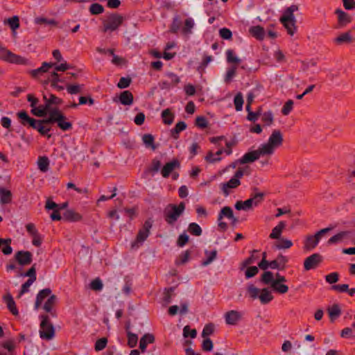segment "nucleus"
I'll return each instance as SVG.
<instances>
[{
	"instance_id": "6ab92c4d",
	"label": "nucleus",
	"mask_w": 355,
	"mask_h": 355,
	"mask_svg": "<svg viewBox=\"0 0 355 355\" xmlns=\"http://www.w3.org/2000/svg\"><path fill=\"white\" fill-rule=\"evenodd\" d=\"M223 153H225L226 155H229L232 153V150L230 146H227L225 150H218L216 153H209L206 157L205 159L210 163H214L216 162H219L221 160V155Z\"/></svg>"
},
{
	"instance_id": "dca6fc26",
	"label": "nucleus",
	"mask_w": 355,
	"mask_h": 355,
	"mask_svg": "<svg viewBox=\"0 0 355 355\" xmlns=\"http://www.w3.org/2000/svg\"><path fill=\"white\" fill-rule=\"evenodd\" d=\"M32 253L29 251L20 250L15 253V259L21 266H27L32 262Z\"/></svg>"
},
{
	"instance_id": "412c9836",
	"label": "nucleus",
	"mask_w": 355,
	"mask_h": 355,
	"mask_svg": "<svg viewBox=\"0 0 355 355\" xmlns=\"http://www.w3.org/2000/svg\"><path fill=\"white\" fill-rule=\"evenodd\" d=\"M320 261L321 257L318 254H313L304 260V268L306 270H310L316 268Z\"/></svg>"
},
{
	"instance_id": "052dcab7",
	"label": "nucleus",
	"mask_w": 355,
	"mask_h": 355,
	"mask_svg": "<svg viewBox=\"0 0 355 355\" xmlns=\"http://www.w3.org/2000/svg\"><path fill=\"white\" fill-rule=\"evenodd\" d=\"M7 22L10 28L13 31L19 27V19L17 16H13L12 17L8 18Z\"/></svg>"
},
{
	"instance_id": "37998d69",
	"label": "nucleus",
	"mask_w": 355,
	"mask_h": 355,
	"mask_svg": "<svg viewBox=\"0 0 355 355\" xmlns=\"http://www.w3.org/2000/svg\"><path fill=\"white\" fill-rule=\"evenodd\" d=\"M162 118L165 124L170 125L173 121L174 114L171 112L170 109L167 108L162 111Z\"/></svg>"
},
{
	"instance_id": "680f3d73",
	"label": "nucleus",
	"mask_w": 355,
	"mask_h": 355,
	"mask_svg": "<svg viewBox=\"0 0 355 355\" xmlns=\"http://www.w3.org/2000/svg\"><path fill=\"white\" fill-rule=\"evenodd\" d=\"M293 104L294 103L292 100L287 101L282 109V114L285 116L288 115L293 110Z\"/></svg>"
},
{
	"instance_id": "f8f14e48",
	"label": "nucleus",
	"mask_w": 355,
	"mask_h": 355,
	"mask_svg": "<svg viewBox=\"0 0 355 355\" xmlns=\"http://www.w3.org/2000/svg\"><path fill=\"white\" fill-rule=\"evenodd\" d=\"M17 116L20 119L21 124L24 126L28 125L33 129L36 130L37 125H40V120L31 118L25 110H21L17 112Z\"/></svg>"
},
{
	"instance_id": "e433bc0d",
	"label": "nucleus",
	"mask_w": 355,
	"mask_h": 355,
	"mask_svg": "<svg viewBox=\"0 0 355 355\" xmlns=\"http://www.w3.org/2000/svg\"><path fill=\"white\" fill-rule=\"evenodd\" d=\"M46 121V119L40 120L39 122L40 125H37V128L36 130L40 132L41 135L46 136L48 138H50L51 137V134H49V132L51 131V128H48L44 126L45 124H52V123H46L44 122Z\"/></svg>"
},
{
	"instance_id": "603ef678",
	"label": "nucleus",
	"mask_w": 355,
	"mask_h": 355,
	"mask_svg": "<svg viewBox=\"0 0 355 355\" xmlns=\"http://www.w3.org/2000/svg\"><path fill=\"white\" fill-rule=\"evenodd\" d=\"M31 112L33 115L38 117H43L45 116L47 114H49V111L47 110V109H46L44 105L42 107L39 108L35 106L34 107H32Z\"/></svg>"
},
{
	"instance_id": "f03ea898",
	"label": "nucleus",
	"mask_w": 355,
	"mask_h": 355,
	"mask_svg": "<svg viewBox=\"0 0 355 355\" xmlns=\"http://www.w3.org/2000/svg\"><path fill=\"white\" fill-rule=\"evenodd\" d=\"M298 10L299 6L296 4H293L284 10L280 18V21L291 35H293L296 31V19L293 13Z\"/></svg>"
},
{
	"instance_id": "a878e982",
	"label": "nucleus",
	"mask_w": 355,
	"mask_h": 355,
	"mask_svg": "<svg viewBox=\"0 0 355 355\" xmlns=\"http://www.w3.org/2000/svg\"><path fill=\"white\" fill-rule=\"evenodd\" d=\"M62 218L70 222H76L82 219L81 215L73 209H67L64 212Z\"/></svg>"
},
{
	"instance_id": "5701e85b",
	"label": "nucleus",
	"mask_w": 355,
	"mask_h": 355,
	"mask_svg": "<svg viewBox=\"0 0 355 355\" xmlns=\"http://www.w3.org/2000/svg\"><path fill=\"white\" fill-rule=\"evenodd\" d=\"M180 166V162L178 159H173V161L166 163L161 170V174L164 178H168L171 172L176 168H179Z\"/></svg>"
},
{
	"instance_id": "09e8293b",
	"label": "nucleus",
	"mask_w": 355,
	"mask_h": 355,
	"mask_svg": "<svg viewBox=\"0 0 355 355\" xmlns=\"http://www.w3.org/2000/svg\"><path fill=\"white\" fill-rule=\"evenodd\" d=\"M261 281L267 285H270V286L272 284V282L275 281L274 279V275L270 271H266L263 273L261 276Z\"/></svg>"
},
{
	"instance_id": "423d86ee",
	"label": "nucleus",
	"mask_w": 355,
	"mask_h": 355,
	"mask_svg": "<svg viewBox=\"0 0 355 355\" xmlns=\"http://www.w3.org/2000/svg\"><path fill=\"white\" fill-rule=\"evenodd\" d=\"M41 323L40 336L41 338L50 340L55 336V328L53 324L50 322V317L49 315H40Z\"/></svg>"
},
{
	"instance_id": "864d4df0",
	"label": "nucleus",
	"mask_w": 355,
	"mask_h": 355,
	"mask_svg": "<svg viewBox=\"0 0 355 355\" xmlns=\"http://www.w3.org/2000/svg\"><path fill=\"white\" fill-rule=\"evenodd\" d=\"M243 97L241 93L239 92L234 97V103L236 111H241L243 105Z\"/></svg>"
},
{
	"instance_id": "2f4dec72",
	"label": "nucleus",
	"mask_w": 355,
	"mask_h": 355,
	"mask_svg": "<svg viewBox=\"0 0 355 355\" xmlns=\"http://www.w3.org/2000/svg\"><path fill=\"white\" fill-rule=\"evenodd\" d=\"M12 194L6 188L0 187V202L3 205L9 204L12 201Z\"/></svg>"
},
{
	"instance_id": "ddd939ff",
	"label": "nucleus",
	"mask_w": 355,
	"mask_h": 355,
	"mask_svg": "<svg viewBox=\"0 0 355 355\" xmlns=\"http://www.w3.org/2000/svg\"><path fill=\"white\" fill-rule=\"evenodd\" d=\"M276 279L271 286V288L277 293L279 294H285L288 291V286L284 283L286 282V279L284 276L277 273L276 275Z\"/></svg>"
},
{
	"instance_id": "4be33fe9",
	"label": "nucleus",
	"mask_w": 355,
	"mask_h": 355,
	"mask_svg": "<svg viewBox=\"0 0 355 355\" xmlns=\"http://www.w3.org/2000/svg\"><path fill=\"white\" fill-rule=\"evenodd\" d=\"M217 250L216 249L205 250L204 257L201 261V266H207L211 263L217 257Z\"/></svg>"
},
{
	"instance_id": "f3484780",
	"label": "nucleus",
	"mask_w": 355,
	"mask_h": 355,
	"mask_svg": "<svg viewBox=\"0 0 355 355\" xmlns=\"http://www.w3.org/2000/svg\"><path fill=\"white\" fill-rule=\"evenodd\" d=\"M57 297L55 295H51L49 296L48 300L46 301L43 306V309L48 313H49V317L51 316L53 318L57 317V312L55 309H53V306L55 305L57 302Z\"/></svg>"
},
{
	"instance_id": "c756f323",
	"label": "nucleus",
	"mask_w": 355,
	"mask_h": 355,
	"mask_svg": "<svg viewBox=\"0 0 355 355\" xmlns=\"http://www.w3.org/2000/svg\"><path fill=\"white\" fill-rule=\"evenodd\" d=\"M4 302L6 303L7 307L9 311L14 315H17L19 314L18 309H17L16 304L13 300V297L10 294H7L3 297Z\"/></svg>"
},
{
	"instance_id": "3c124183",
	"label": "nucleus",
	"mask_w": 355,
	"mask_h": 355,
	"mask_svg": "<svg viewBox=\"0 0 355 355\" xmlns=\"http://www.w3.org/2000/svg\"><path fill=\"white\" fill-rule=\"evenodd\" d=\"M248 293L249 296L252 299H257L259 297L261 289H259L254 285L250 284L248 286Z\"/></svg>"
},
{
	"instance_id": "a18cd8bd",
	"label": "nucleus",
	"mask_w": 355,
	"mask_h": 355,
	"mask_svg": "<svg viewBox=\"0 0 355 355\" xmlns=\"http://www.w3.org/2000/svg\"><path fill=\"white\" fill-rule=\"evenodd\" d=\"M89 12L93 15L102 14L105 9L104 7L98 3H93L89 8Z\"/></svg>"
},
{
	"instance_id": "f257e3e1",
	"label": "nucleus",
	"mask_w": 355,
	"mask_h": 355,
	"mask_svg": "<svg viewBox=\"0 0 355 355\" xmlns=\"http://www.w3.org/2000/svg\"><path fill=\"white\" fill-rule=\"evenodd\" d=\"M283 143V136L278 130L272 131L267 142L260 145L259 148L245 153L240 162L241 163L252 162L258 159L260 157L272 155L275 150L282 146Z\"/></svg>"
},
{
	"instance_id": "aec40b11",
	"label": "nucleus",
	"mask_w": 355,
	"mask_h": 355,
	"mask_svg": "<svg viewBox=\"0 0 355 355\" xmlns=\"http://www.w3.org/2000/svg\"><path fill=\"white\" fill-rule=\"evenodd\" d=\"M240 184L241 181L231 178L229 181L221 183L220 187L223 193L225 196H228L234 189L237 188Z\"/></svg>"
},
{
	"instance_id": "13d9d810",
	"label": "nucleus",
	"mask_w": 355,
	"mask_h": 355,
	"mask_svg": "<svg viewBox=\"0 0 355 355\" xmlns=\"http://www.w3.org/2000/svg\"><path fill=\"white\" fill-rule=\"evenodd\" d=\"M189 241V236L187 234L186 232L181 234L177 240V245L178 247L182 248Z\"/></svg>"
},
{
	"instance_id": "69168bd1",
	"label": "nucleus",
	"mask_w": 355,
	"mask_h": 355,
	"mask_svg": "<svg viewBox=\"0 0 355 355\" xmlns=\"http://www.w3.org/2000/svg\"><path fill=\"white\" fill-rule=\"evenodd\" d=\"M188 232L193 235L200 236V225L196 223H191L188 227Z\"/></svg>"
},
{
	"instance_id": "774afa93",
	"label": "nucleus",
	"mask_w": 355,
	"mask_h": 355,
	"mask_svg": "<svg viewBox=\"0 0 355 355\" xmlns=\"http://www.w3.org/2000/svg\"><path fill=\"white\" fill-rule=\"evenodd\" d=\"M219 35L224 40H230L232 37V33L229 28H223L219 30Z\"/></svg>"
},
{
	"instance_id": "f704fd0d",
	"label": "nucleus",
	"mask_w": 355,
	"mask_h": 355,
	"mask_svg": "<svg viewBox=\"0 0 355 355\" xmlns=\"http://www.w3.org/2000/svg\"><path fill=\"white\" fill-rule=\"evenodd\" d=\"M327 312L330 318V320L331 321H334L340 316L341 313V310L338 304H334L327 308Z\"/></svg>"
},
{
	"instance_id": "c03bdc74",
	"label": "nucleus",
	"mask_w": 355,
	"mask_h": 355,
	"mask_svg": "<svg viewBox=\"0 0 355 355\" xmlns=\"http://www.w3.org/2000/svg\"><path fill=\"white\" fill-rule=\"evenodd\" d=\"M187 128V124L184 121H179L175 126L173 129L171 130V136L174 139H177L178 137V135L180 132L185 130Z\"/></svg>"
},
{
	"instance_id": "0e129e2a",
	"label": "nucleus",
	"mask_w": 355,
	"mask_h": 355,
	"mask_svg": "<svg viewBox=\"0 0 355 355\" xmlns=\"http://www.w3.org/2000/svg\"><path fill=\"white\" fill-rule=\"evenodd\" d=\"M107 343V339L106 338H101L98 339L95 343V350L101 351L105 348Z\"/></svg>"
},
{
	"instance_id": "49530a36",
	"label": "nucleus",
	"mask_w": 355,
	"mask_h": 355,
	"mask_svg": "<svg viewBox=\"0 0 355 355\" xmlns=\"http://www.w3.org/2000/svg\"><path fill=\"white\" fill-rule=\"evenodd\" d=\"M142 140L146 147L151 148L153 150L156 149V146L154 144V137L152 135L145 134L142 137Z\"/></svg>"
},
{
	"instance_id": "4c0bfd02",
	"label": "nucleus",
	"mask_w": 355,
	"mask_h": 355,
	"mask_svg": "<svg viewBox=\"0 0 355 355\" xmlns=\"http://www.w3.org/2000/svg\"><path fill=\"white\" fill-rule=\"evenodd\" d=\"M46 121V119L40 120L39 122L40 125H37V128L36 130L40 132L41 135L46 136L48 138H50L51 137V134H49V132L51 131V128H48L44 126L45 124H52V123H46L44 122Z\"/></svg>"
},
{
	"instance_id": "cd10ccee",
	"label": "nucleus",
	"mask_w": 355,
	"mask_h": 355,
	"mask_svg": "<svg viewBox=\"0 0 355 355\" xmlns=\"http://www.w3.org/2000/svg\"><path fill=\"white\" fill-rule=\"evenodd\" d=\"M286 224L284 221H280L272 230L270 234V238L272 239H279L284 229Z\"/></svg>"
},
{
	"instance_id": "6e6d98bb",
	"label": "nucleus",
	"mask_w": 355,
	"mask_h": 355,
	"mask_svg": "<svg viewBox=\"0 0 355 355\" xmlns=\"http://www.w3.org/2000/svg\"><path fill=\"white\" fill-rule=\"evenodd\" d=\"M183 336L184 338L190 337L194 338L197 336V331L196 329H191L189 325H187L183 329Z\"/></svg>"
},
{
	"instance_id": "5fc2aeb1",
	"label": "nucleus",
	"mask_w": 355,
	"mask_h": 355,
	"mask_svg": "<svg viewBox=\"0 0 355 355\" xmlns=\"http://www.w3.org/2000/svg\"><path fill=\"white\" fill-rule=\"evenodd\" d=\"M227 55V61L231 63H239L241 60L238 58V56L234 53V52L232 49H227L226 51Z\"/></svg>"
},
{
	"instance_id": "39448f33",
	"label": "nucleus",
	"mask_w": 355,
	"mask_h": 355,
	"mask_svg": "<svg viewBox=\"0 0 355 355\" xmlns=\"http://www.w3.org/2000/svg\"><path fill=\"white\" fill-rule=\"evenodd\" d=\"M216 330L217 327L214 323H207L204 326L201 332V337L203 338L201 345L203 350L211 352L213 349L214 344L209 336L214 335Z\"/></svg>"
},
{
	"instance_id": "4d7b16f0",
	"label": "nucleus",
	"mask_w": 355,
	"mask_h": 355,
	"mask_svg": "<svg viewBox=\"0 0 355 355\" xmlns=\"http://www.w3.org/2000/svg\"><path fill=\"white\" fill-rule=\"evenodd\" d=\"M194 23L192 19L189 18L185 20L184 26H183L182 31L184 35L191 33V28L193 27Z\"/></svg>"
},
{
	"instance_id": "bb28decb",
	"label": "nucleus",
	"mask_w": 355,
	"mask_h": 355,
	"mask_svg": "<svg viewBox=\"0 0 355 355\" xmlns=\"http://www.w3.org/2000/svg\"><path fill=\"white\" fill-rule=\"evenodd\" d=\"M119 99L122 105H130L133 103L134 97L130 91L125 90L120 94Z\"/></svg>"
},
{
	"instance_id": "20e7f679",
	"label": "nucleus",
	"mask_w": 355,
	"mask_h": 355,
	"mask_svg": "<svg viewBox=\"0 0 355 355\" xmlns=\"http://www.w3.org/2000/svg\"><path fill=\"white\" fill-rule=\"evenodd\" d=\"M185 209V204L181 202L178 205L169 204L164 211V218L166 222L173 225Z\"/></svg>"
},
{
	"instance_id": "e2e57ef3",
	"label": "nucleus",
	"mask_w": 355,
	"mask_h": 355,
	"mask_svg": "<svg viewBox=\"0 0 355 355\" xmlns=\"http://www.w3.org/2000/svg\"><path fill=\"white\" fill-rule=\"evenodd\" d=\"M182 25V21L180 19L178 16H176L173 18V23L171 26V31L172 33H177L178 31L180 29V26Z\"/></svg>"
},
{
	"instance_id": "9b49d317",
	"label": "nucleus",
	"mask_w": 355,
	"mask_h": 355,
	"mask_svg": "<svg viewBox=\"0 0 355 355\" xmlns=\"http://www.w3.org/2000/svg\"><path fill=\"white\" fill-rule=\"evenodd\" d=\"M153 226V220L149 218L146 220L143 225V227L139 230L136 241L132 244V247L135 248L137 243H142L149 236L150 230Z\"/></svg>"
},
{
	"instance_id": "7ed1b4c3",
	"label": "nucleus",
	"mask_w": 355,
	"mask_h": 355,
	"mask_svg": "<svg viewBox=\"0 0 355 355\" xmlns=\"http://www.w3.org/2000/svg\"><path fill=\"white\" fill-rule=\"evenodd\" d=\"M44 122L57 123L58 127L62 131L72 128V123L67 120V116L58 108H53L49 112V116Z\"/></svg>"
},
{
	"instance_id": "c85d7f7f",
	"label": "nucleus",
	"mask_w": 355,
	"mask_h": 355,
	"mask_svg": "<svg viewBox=\"0 0 355 355\" xmlns=\"http://www.w3.org/2000/svg\"><path fill=\"white\" fill-rule=\"evenodd\" d=\"M155 342V336L151 334H144L139 341V349L141 352H144L146 349L147 345Z\"/></svg>"
},
{
	"instance_id": "0eeeda50",
	"label": "nucleus",
	"mask_w": 355,
	"mask_h": 355,
	"mask_svg": "<svg viewBox=\"0 0 355 355\" xmlns=\"http://www.w3.org/2000/svg\"><path fill=\"white\" fill-rule=\"evenodd\" d=\"M264 193L262 192L256 193L250 198L245 201H238L235 204L237 210L249 211L257 207L263 200Z\"/></svg>"
},
{
	"instance_id": "79ce46f5",
	"label": "nucleus",
	"mask_w": 355,
	"mask_h": 355,
	"mask_svg": "<svg viewBox=\"0 0 355 355\" xmlns=\"http://www.w3.org/2000/svg\"><path fill=\"white\" fill-rule=\"evenodd\" d=\"M129 327H130L129 325H128L126 327L127 336H128V345L130 347L133 348L137 344L138 336L137 334H133L131 331H128Z\"/></svg>"
},
{
	"instance_id": "72a5a7b5",
	"label": "nucleus",
	"mask_w": 355,
	"mask_h": 355,
	"mask_svg": "<svg viewBox=\"0 0 355 355\" xmlns=\"http://www.w3.org/2000/svg\"><path fill=\"white\" fill-rule=\"evenodd\" d=\"M273 298L274 297L271 291H270L268 288L261 289L259 299L262 304H268L271 302Z\"/></svg>"
},
{
	"instance_id": "9d476101",
	"label": "nucleus",
	"mask_w": 355,
	"mask_h": 355,
	"mask_svg": "<svg viewBox=\"0 0 355 355\" xmlns=\"http://www.w3.org/2000/svg\"><path fill=\"white\" fill-rule=\"evenodd\" d=\"M224 218H227L229 221L232 224H235L237 221L236 218L233 214L232 209L229 207H223L221 209L218 218V226L223 230H225L227 227V223L223 221Z\"/></svg>"
},
{
	"instance_id": "b1692460",
	"label": "nucleus",
	"mask_w": 355,
	"mask_h": 355,
	"mask_svg": "<svg viewBox=\"0 0 355 355\" xmlns=\"http://www.w3.org/2000/svg\"><path fill=\"white\" fill-rule=\"evenodd\" d=\"M54 65V63L44 62L42 63L40 67L36 69L31 70L29 73L33 78H36L38 77L39 75L47 72L49 69L53 67Z\"/></svg>"
},
{
	"instance_id": "8fccbe9b",
	"label": "nucleus",
	"mask_w": 355,
	"mask_h": 355,
	"mask_svg": "<svg viewBox=\"0 0 355 355\" xmlns=\"http://www.w3.org/2000/svg\"><path fill=\"white\" fill-rule=\"evenodd\" d=\"M190 255V250L184 251V252L179 255L178 258L175 261V264L180 265L186 263L189 261Z\"/></svg>"
},
{
	"instance_id": "2eb2a0df",
	"label": "nucleus",
	"mask_w": 355,
	"mask_h": 355,
	"mask_svg": "<svg viewBox=\"0 0 355 355\" xmlns=\"http://www.w3.org/2000/svg\"><path fill=\"white\" fill-rule=\"evenodd\" d=\"M0 58L11 63L25 64L26 60L19 55H15L9 50L2 51Z\"/></svg>"
},
{
	"instance_id": "ea45409f",
	"label": "nucleus",
	"mask_w": 355,
	"mask_h": 355,
	"mask_svg": "<svg viewBox=\"0 0 355 355\" xmlns=\"http://www.w3.org/2000/svg\"><path fill=\"white\" fill-rule=\"evenodd\" d=\"M293 245V242L285 238H280L275 243V248L277 250L288 249Z\"/></svg>"
},
{
	"instance_id": "c9c22d12",
	"label": "nucleus",
	"mask_w": 355,
	"mask_h": 355,
	"mask_svg": "<svg viewBox=\"0 0 355 355\" xmlns=\"http://www.w3.org/2000/svg\"><path fill=\"white\" fill-rule=\"evenodd\" d=\"M336 13L338 15V23L340 26H346L351 21L350 16L341 10H337Z\"/></svg>"
},
{
	"instance_id": "bf43d9fd",
	"label": "nucleus",
	"mask_w": 355,
	"mask_h": 355,
	"mask_svg": "<svg viewBox=\"0 0 355 355\" xmlns=\"http://www.w3.org/2000/svg\"><path fill=\"white\" fill-rule=\"evenodd\" d=\"M132 79L130 77H122L120 78L117 83V87L119 89H125L130 86Z\"/></svg>"
},
{
	"instance_id": "a211bd4d",
	"label": "nucleus",
	"mask_w": 355,
	"mask_h": 355,
	"mask_svg": "<svg viewBox=\"0 0 355 355\" xmlns=\"http://www.w3.org/2000/svg\"><path fill=\"white\" fill-rule=\"evenodd\" d=\"M288 260V257L279 254L275 260L270 261V269L284 270Z\"/></svg>"
},
{
	"instance_id": "4468645a",
	"label": "nucleus",
	"mask_w": 355,
	"mask_h": 355,
	"mask_svg": "<svg viewBox=\"0 0 355 355\" xmlns=\"http://www.w3.org/2000/svg\"><path fill=\"white\" fill-rule=\"evenodd\" d=\"M243 315V312L232 310L225 313L224 318L227 324L235 326L242 320Z\"/></svg>"
},
{
	"instance_id": "58836bf2",
	"label": "nucleus",
	"mask_w": 355,
	"mask_h": 355,
	"mask_svg": "<svg viewBox=\"0 0 355 355\" xmlns=\"http://www.w3.org/2000/svg\"><path fill=\"white\" fill-rule=\"evenodd\" d=\"M352 41V37L349 32L342 33L339 36L334 39V42L337 44L349 43Z\"/></svg>"
},
{
	"instance_id": "393cba45",
	"label": "nucleus",
	"mask_w": 355,
	"mask_h": 355,
	"mask_svg": "<svg viewBox=\"0 0 355 355\" xmlns=\"http://www.w3.org/2000/svg\"><path fill=\"white\" fill-rule=\"evenodd\" d=\"M43 99L45 101L44 107H46V109H47L49 112L52 110L50 108L51 105H58L62 104V100L61 98L57 97L56 96L52 94H50L49 98H47L46 96L44 95Z\"/></svg>"
},
{
	"instance_id": "1a4fd4ad",
	"label": "nucleus",
	"mask_w": 355,
	"mask_h": 355,
	"mask_svg": "<svg viewBox=\"0 0 355 355\" xmlns=\"http://www.w3.org/2000/svg\"><path fill=\"white\" fill-rule=\"evenodd\" d=\"M331 229L330 227H327L318 231L314 235H309L306 236L304 239V248L307 250H311L314 249L318 244L320 240L321 239L322 235L328 232H329Z\"/></svg>"
},
{
	"instance_id": "473e14b6",
	"label": "nucleus",
	"mask_w": 355,
	"mask_h": 355,
	"mask_svg": "<svg viewBox=\"0 0 355 355\" xmlns=\"http://www.w3.org/2000/svg\"><path fill=\"white\" fill-rule=\"evenodd\" d=\"M349 235L348 232H340L329 239V245L340 243L345 241Z\"/></svg>"
},
{
	"instance_id": "de8ad7c7",
	"label": "nucleus",
	"mask_w": 355,
	"mask_h": 355,
	"mask_svg": "<svg viewBox=\"0 0 355 355\" xmlns=\"http://www.w3.org/2000/svg\"><path fill=\"white\" fill-rule=\"evenodd\" d=\"M261 120L266 125L270 126L274 121V116L271 111L265 112L261 114Z\"/></svg>"
},
{
	"instance_id": "a19ab883",
	"label": "nucleus",
	"mask_w": 355,
	"mask_h": 355,
	"mask_svg": "<svg viewBox=\"0 0 355 355\" xmlns=\"http://www.w3.org/2000/svg\"><path fill=\"white\" fill-rule=\"evenodd\" d=\"M49 159L46 156L39 157L37 160L38 168L42 172H46L49 168Z\"/></svg>"
},
{
	"instance_id": "338daca9",
	"label": "nucleus",
	"mask_w": 355,
	"mask_h": 355,
	"mask_svg": "<svg viewBox=\"0 0 355 355\" xmlns=\"http://www.w3.org/2000/svg\"><path fill=\"white\" fill-rule=\"evenodd\" d=\"M91 289L98 291L103 288V283L99 278H96L90 283Z\"/></svg>"
},
{
	"instance_id": "6e6552de",
	"label": "nucleus",
	"mask_w": 355,
	"mask_h": 355,
	"mask_svg": "<svg viewBox=\"0 0 355 355\" xmlns=\"http://www.w3.org/2000/svg\"><path fill=\"white\" fill-rule=\"evenodd\" d=\"M123 17L118 13L110 14L107 19L103 22V31L105 33L116 31L123 24Z\"/></svg>"
},
{
	"instance_id": "7c9ffc66",
	"label": "nucleus",
	"mask_w": 355,
	"mask_h": 355,
	"mask_svg": "<svg viewBox=\"0 0 355 355\" xmlns=\"http://www.w3.org/2000/svg\"><path fill=\"white\" fill-rule=\"evenodd\" d=\"M249 32L254 37L259 40H263L266 36V32L263 28L260 26L250 27Z\"/></svg>"
}]
</instances>
